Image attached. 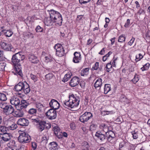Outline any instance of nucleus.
<instances>
[{
    "label": "nucleus",
    "instance_id": "obj_1",
    "mask_svg": "<svg viewBox=\"0 0 150 150\" xmlns=\"http://www.w3.org/2000/svg\"><path fill=\"white\" fill-rule=\"evenodd\" d=\"M24 58V56L20 54L18 52L13 55L11 59L12 62L15 66L14 69L16 72L21 76H22L23 74L20 62L22 61Z\"/></svg>",
    "mask_w": 150,
    "mask_h": 150
},
{
    "label": "nucleus",
    "instance_id": "obj_23",
    "mask_svg": "<svg viewBox=\"0 0 150 150\" xmlns=\"http://www.w3.org/2000/svg\"><path fill=\"white\" fill-rule=\"evenodd\" d=\"M19 105L18 107H17L18 109H22L23 108H26L27 107L29 104L27 102L26 100H22L21 102Z\"/></svg>",
    "mask_w": 150,
    "mask_h": 150
},
{
    "label": "nucleus",
    "instance_id": "obj_48",
    "mask_svg": "<svg viewBox=\"0 0 150 150\" xmlns=\"http://www.w3.org/2000/svg\"><path fill=\"white\" fill-rule=\"evenodd\" d=\"M36 32H42L43 31V29L40 25H38L35 29Z\"/></svg>",
    "mask_w": 150,
    "mask_h": 150
},
{
    "label": "nucleus",
    "instance_id": "obj_28",
    "mask_svg": "<svg viewBox=\"0 0 150 150\" xmlns=\"http://www.w3.org/2000/svg\"><path fill=\"white\" fill-rule=\"evenodd\" d=\"M111 87L110 84H105L104 87V93L105 94H107L111 90Z\"/></svg>",
    "mask_w": 150,
    "mask_h": 150
},
{
    "label": "nucleus",
    "instance_id": "obj_52",
    "mask_svg": "<svg viewBox=\"0 0 150 150\" xmlns=\"http://www.w3.org/2000/svg\"><path fill=\"white\" fill-rule=\"evenodd\" d=\"M97 125L95 124H92L90 126V131H93L96 130V129Z\"/></svg>",
    "mask_w": 150,
    "mask_h": 150
},
{
    "label": "nucleus",
    "instance_id": "obj_35",
    "mask_svg": "<svg viewBox=\"0 0 150 150\" xmlns=\"http://www.w3.org/2000/svg\"><path fill=\"white\" fill-rule=\"evenodd\" d=\"M52 21L53 20H52V18H50L49 19H47V20L45 21V25L47 26L52 25L54 23Z\"/></svg>",
    "mask_w": 150,
    "mask_h": 150
},
{
    "label": "nucleus",
    "instance_id": "obj_21",
    "mask_svg": "<svg viewBox=\"0 0 150 150\" xmlns=\"http://www.w3.org/2000/svg\"><path fill=\"white\" fill-rule=\"evenodd\" d=\"M102 84V79L98 78L94 84V86L96 89H100Z\"/></svg>",
    "mask_w": 150,
    "mask_h": 150
},
{
    "label": "nucleus",
    "instance_id": "obj_10",
    "mask_svg": "<svg viewBox=\"0 0 150 150\" xmlns=\"http://www.w3.org/2000/svg\"><path fill=\"white\" fill-rule=\"evenodd\" d=\"M53 130L55 135L58 138H62V132L60 128L57 125L53 127Z\"/></svg>",
    "mask_w": 150,
    "mask_h": 150
},
{
    "label": "nucleus",
    "instance_id": "obj_2",
    "mask_svg": "<svg viewBox=\"0 0 150 150\" xmlns=\"http://www.w3.org/2000/svg\"><path fill=\"white\" fill-rule=\"evenodd\" d=\"M31 140V137L28 133L23 132L20 134L18 137V142L24 144L30 142Z\"/></svg>",
    "mask_w": 150,
    "mask_h": 150
},
{
    "label": "nucleus",
    "instance_id": "obj_50",
    "mask_svg": "<svg viewBox=\"0 0 150 150\" xmlns=\"http://www.w3.org/2000/svg\"><path fill=\"white\" fill-rule=\"evenodd\" d=\"M8 105L6 103L1 102L0 103V107L4 110Z\"/></svg>",
    "mask_w": 150,
    "mask_h": 150
},
{
    "label": "nucleus",
    "instance_id": "obj_45",
    "mask_svg": "<svg viewBox=\"0 0 150 150\" xmlns=\"http://www.w3.org/2000/svg\"><path fill=\"white\" fill-rule=\"evenodd\" d=\"M6 65L5 62L0 63V71H3L5 70V68Z\"/></svg>",
    "mask_w": 150,
    "mask_h": 150
},
{
    "label": "nucleus",
    "instance_id": "obj_38",
    "mask_svg": "<svg viewBox=\"0 0 150 150\" xmlns=\"http://www.w3.org/2000/svg\"><path fill=\"white\" fill-rule=\"evenodd\" d=\"M81 54L80 53L76 52V63H78L79 61L81 60Z\"/></svg>",
    "mask_w": 150,
    "mask_h": 150
},
{
    "label": "nucleus",
    "instance_id": "obj_26",
    "mask_svg": "<svg viewBox=\"0 0 150 150\" xmlns=\"http://www.w3.org/2000/svg\"><path fill=\"white\" fill-rule=\"evenodd\" d=\"M36 107L38 111L40 112H43L45 109V107L40 103H36Z\"/></svg>",
    "mask_w": 150,
    "mask_h": 150
},
{
    "label": "nucleus",
    "instance_id": "obj_29",
    "mask_svg": "<svg viewBox=\"0 0 150 150\" xmlns=\"http://www.w3.org/2000/svg\"><path fill=\"white\" fill-rule=\"evenodd\" d=\"M8 130L7 127L4 126H0V135L6 134Z\"/></svg>",
    "mask_w": 150,
    "mask_h": 150
},
{
    "label": "nucleus",
    "instance_id": "obj_12",
    "mask_svg": "<svg viewBox=\"0 0 150 150\" xmlns=\"http://www.w3.org/2000/svg\"><path fill=\"white\" fill-rule=\"evenodd\" d=\"M75 102V100H71V99H70L69 100L66 101L64 102V104L66 106L68 107L69 108H71V110L72 111H75L74 110V107L75 106V104H74V102Z\"/></svg>",
    "mask_w": 150,
    "mask_h": 150
},
{
    "label": "nucleus",
    "instance_id": "obj_25",
    "mask_svg": "<svg viewBox=\"0 0 150 150\" xmlns=\"http://www.w3.org/2000/svg\"><path fill=\"white\" fill-rule=\"evenodd\" d=\"M89 67L83 69L81 71V76H87L89 74Z\"/></svg>",
    "mask_w": 150,
    "mask_h": 150
},
{
    "label": "nucleus",
    "instance_id": "obj_39",
    "mask_svg": "<svg viewBox=\"0 0 150 150\" xmlns=\"http://www.w3.org/2000/svg\"><path fill=\"white\" fill-rule=\"evenodd\" d=\"M4 33L6 37H10L12 36L13 34L12 31L10 30H7L6 32H4Z\"/></svg>",
    "mask_w": 150,
    "mask_h": 150
},
{
    "label": "nucleus",
    "instance_id": "obj_8",
    "mask_svg": "<svg viewBox=\"0 0 150 150\" xmlns=\"http://www.w3.org/2000/svg\"><path fill=\"white\" fill-rule=\"evenodd\" d=\"M50 107L54 110L58 109L60 107V104L56 100L52 99L49 103Z\"/></svg>",
    "mask_w": 150,
    "mask_h": 150
},
{
    "label": "nucleus",
    "instance_id": "obj_64",
    "mask_svg": "<svg viewBox=\"0 0 150 150\" xmlns=\"http://www.w3.org/2000/svg\"><path fill=\"white\" fill-rule=\"evenodd\" d=\"M105 51V48H103L99 53V54L100 55H103L104 54Z\"/></svg>",
    "mask_w": 150,
    "mask_h": 150
},
{
    "label": "nucleus",
    "instance_id": "obj_59",
    "mask_svg": "<svg viewBox=\"0 0 150 150\" xmlns=\"http://www.w3.org/2000/svg\"><path fill=\"white\" fill-rule=\"evenodd\" d=\"M130 20L129 19H127V21L125 23L124 27L125 28H128L130 25Z\"/></svg>",
    "mask_w": 150,
    "mask_h": 150
},
{
    "label": "nucleus",
    "instance_id": "obj_27",
    "mask_svg": "<svg viewBox=\"0 0 150 150\" xmlns=\"http://www.w3.org/2000/svg\"><path fill=\"white\" fill-rule=\"evenodd\" d=\"M45 124L46 122L45 121H41L38 125V130L40 131V132L43 130L45 129Z\"/></svg>",
    "mask_w": 150,
    "mask_h": 150
},
{
    "label": "nucleus",
    "instance_id": "obj_19",
    "mask_svg": "<svg viewBox=\"0 0 150 150\" xmlns=\"http://www.w3.org/2000/svg\"><path fill=\"white\" fill-rule=\"evenodd\" d=\"M22 90H23L24 93L26 94L28 93L30 91V89L29 85L26 81H25L24 83Z\"/></svg>",
    "mask_w": 150,
    "mask_h": 150
},
{
    "label": "nucleus",
    "instance_id": "obj_46",
    "mask_svg": "<svg viewBox=\"0 0 150 150\" xmlns=\"http://www.w3.org/2000/svg\"><path fill=\"white\" fill-rule=\"evenodd\" d=\"M99 62H96L95 64L93 66L92 68V70L94 71L98 70L99 68Z\"/></svg>",
    "mask_w": 150,
    "mask_h": 150
},
{
    "label": "nucleus",
    "instance_id": "obj_15",
    "mask_svg": "<svg viewBox=\"0 0 150 150\" xmlns=\"http://www.w3.org/2000/svg\"><path fill=\"white\" fill-rule=\"evenodd\" d=\"M130 144L127 142V140H122L119 144V150H122L121 148L125 147L126 149H129L130 148Z\"/></svg>",
    "mask_w": 150,
    "mask_h": 150
},
{
    "label": "nucleus",
    "instance_id": "obj_37",
    "mask_svg": "<svg viewBox=\"0 0 150 150\" xmlns=\"http://www.w3.org/2000/svg\"><path fill=\"white\" fill-rule=\"evenodd\" d=\"M125 39L126 37L124 35H121L119 37L118 42H123L125 41Z\"/></svg>",
    "mask_w": 150,
    "mask_h": 150
},
{
    "label": "nucleus",
    "instance_id": "obj_54",
    "mask_svg": "<svg viewBox=\"0 0 150 150\" xmlns=\"http://www.w3.org/2000/svg\"><path fill=\"white\" fill-rule=\"evenodd\" d=\"M30 76L31 78L34 81V82H36L37 81L38 78L35 75L32 74H30Z\"/></svg>",
    "mask_w": 150,
    "mask_h": 150
},
{
    "label": "nucleus",
    "instance_id": "obj_40",
    "mask_svg": "<svg viewBox=\"0 0 150 150\" xmlns=\"http://www.w3.org/2000/svg\"><path fill=\"white\" fill-rule=\"evenodd\" d=\"M143 57V56L141 54H139L138 55L136 56L135 61L137 62L140 61Z\"/></svg>",
    "mask_w": 150,
    "mask_h": 150
},
{
    "label": "nucleus",
    "instance_id": "obj_55",
    "mask_svg": "<svg viewBox=\"0 0 150 150\" xmlns=\"http://www.w3.org/2000/svg\"><path fill=\"white\" fill-rule=\"evenodd\" d=\"M80 100V97L78 96H76V107L79 105Z\"/></svg>",
    "mask_w": 150,
    "mask_h": 150
},
{
    "label": "nucleus",
    "instance_id": "obj_63",
    "mask_svg": "<svg viewBox=\"0 0 150 150\" xmlns=\"http://www.w3.org/2000/svg\"><path fill=\"white\" fill-rule=\"evenodd\" d=\"M70 128L74 130L75 129V124L74 122H72L70 124Z\"/></svg>",
    "mask_w": 150,
    "mask_h": 150
},
{
    "label": "nucleus",
    "instance_id": "obj_22",
    "mask_svg": "<svg viewBox=\"0 0 150 150\" xmlns=\"http://www.w3.org/2000/svg\"><path fill=\"white\" fill-rule=\"evenodd\" d=\"M25 81L23 82H20L14 87L15 90L18 92L21 91L23 90V88L24 85Z\"/></svg>",
    "mask_w": 150,
    "mask_h": 150
},
{
    "label": "nucleus",
    "instance_id": "obj_58",
    "mask_svg": "<svg viewBox=\"0 0 150 150\" xmlns=\"http://www.w3.org/2000/svg\"><path fill=\"white\" fill-rule=\"evenodd\" d=\"M111 112H112V111H103L101 112V114L103 116H105L109 114Z\"/></svg>",
    "mask_w": 150,
    "mask_h": 150
},
{
    "label": "nucleus",
    "instance_id": "obj_42",
    "mask_svg": "<svg viewBox=\"0 0 150 150\" xmlns=\"http://www.w3.org/2000/svg\"><path fill=\"white\" fill-rule=\"evenodd\" d=\"M139 80L138 75L137 74H135L133 79L131 81H132L133 83L135 84Z\"/></svg>",
    "mask_w": 150,
    "mask_h": 150
},
{
    "label": "nucleus",
    "instance_id": "obj_61",
    "mask_svg": "<svg viewBox=\"0 0 150 150\" xmlns=\"http://www.w3.org/2000/svg\"><path fill=\"white\" fill-rule=\"evenodd\" d=\"M37 143L35 142H32V147L34 150H35L37 148Z\"/></svg>",
    "mask_w": 150,
    "mask_h": 150
},
{
    "label": "nucleus",
    "instance_id": "obj_51",
    "mask_svg": "<svg viewBox=\"0 0 150 150\" xmlns=\"http://www.w3.org/2000/svg\"><path fill=\"white\" fill-rule=\"evenodd\" d=\"M75 78L74 77L72 78L70 80L69 84L70 85L71 87L75 86Z\"/></svg>",
    "mask_w": 150,
    "mask_h": 150
},
{
    "label": "nucleus",
    "instance_id": "obj_4",
    "mask_svg": "<svg viewBox=\"0 0 150 150\" xmlns=\"http://www.w3.org/2000/svg\"><path fill=\"white\" fill-rule=\"evenodd\" d=\"M93 116L92 114L90 112H86L79 118V120L81 122L84 123L87 122Z\"/></svg>",
    "mask_w": 150,
    "mask_h": 150
},
{
    "label": "nucleus",
    "instance_id": "obj_62",
    "mask_svg": "<svg viewBox=\"0 0 150 150\" xmlns=\"http://www.w3.org/2000/svg\"><path fill=\"white\" fill-rule=\"evenodd\" d=\"M113 129L112 127V126H108V127L107 128L106 132H109L110 131H112V130Z\"/></svg>",
    "mask_w": 150,
    "mask_h": 150
},
{
    "label": "nucleus",
    "instance_id": "obj_44",
    "mask_svg": "<svg viewBox=\"0 0 150 150\" xmlns=\"http://www.w3.org/2000/svg\"><path fill=\"white\" fill-rule=\"evenodd\" d=\"M134 139H136L138 137V132H136L135 131H133L131 132Z\"/></svg>",
    "mask_w": 150,
    "mask_h": 150
},
{
    "label": "nucleus",
    "instance_id": "obj_7",
    "mask_svg": "<svg viewBox=\"0 0 150 150\" xmlns=\"http://www.w3.org/2000/svg\"><path fill=\"white\" fill-rule=\"evenodd\" d=\"M105 135L106 136V139L108 141L110 142H114L115 137L114 133L112 131L106 132Z\"/></svg>",
    "mask_w": 150,
    "mask_h": 150
},
{
    "label": "nucleus",
    "instance_id": "obj_9",
    "mask_svg": "<svg viewBox=\"0 0 150 150\" xmlns=\"http://www.w3.org/2000/svg\"><path fill=\"white\" fill-rule=\"evenodd\" d=\"M10 102L11 104L14 105L16 108L18 107L21 101L20 98L16 96H13L11 98Z\"/></svg>",
    "mask_w": 150,
    "mask_h": 150
},
{
    "label": "nucleus",
    "instance_id": "obj_56",
    "mask_svg": "<svg viewBox=\"0 0 150 150\" xmlns=\"http://www.w3.org/2000/svg\"><path fill=\"white\" fill-rule=\"evenodd\" d=\"M83 147L85 150H88L89 148V146L88 143L86 142H84L83 145Z\"/></svg>",
    "mask_w": 150,
    "mask_h": 150
},
{
    "label": "nucleus",
    "instance_id": "obj_14",
    "mask_svg": "<svg viewBox=\"0 0 150 150\" xmlns=\"http://www.w3.org/2000/svg\"><path fill=\"white\" fill-rule=\"evenodd\" d=\"M14 109L11 105H7L5 109L3 110L4 112L6 115L13 114L14 112Z\"/></svg>",
    "mask_w": 150,
    "mask_h": 150
},
{
    "label": "nucleus",
    "instance_id": "obj_3",
    "mask_svg": "<svg viewBox=\"0 0 150 150\" xmlns=\"http://www.w3.org/2000/svg\"><path fill=\"white\" fill-rule=\"evenodd\" d=\"M56 50V54L59 57H62L66 54L65 50L62 45L60 44H57L54 46Z\"/></svg>",
    "mask_w": 150,
    "mask_h": 150
},
{
    "label": "nucleus",
    "instance_id": "obj_30",
    "mask_svg": "<svg viewBox=\"0 0 150 150\" xmlns=\"http://www.w3.org/2000/svg\"><path fill=\"white\" fill-rule=\"evenodd\" d=\"M28 114L32 115V116H35L37 113V110L33 108H31L28 110Z\"/></svg>",
    "mask_w": 150,
    "mask_h": 150
},
{
    "label": "nucleus",
    "instance_id": "obj_41",
    "mask_svg": "<svg viewBox=\"0 0 150 150\" xmlns=\"http://www.w3.org/2000/svg\"><path fill=\"white\" fill-rule=\"evenodd\" d=\"M100 127L101 129H103L106 133L107 128L108 127V125L102 123L100 125Z\"/></svg>",
    "mask_w": 150,
    "mask_h": 150
},
{
    "label": "nucleus",
    "instance_id": "obj_60",
    "mask_svg": "<svg viewBox=\"0 0 150 150\" xmlns=\"http://www.w3.org/2000/svg\"><path fill=\"white\" fill-rule=\"evenodd\" d=\"M135 39V38L132 37V39L128 42V45H131L134 42Z\"/></svg>",
    "mask_w": 150,
    "mask_h": 150
},
{
    "label": "nucleus",
    "instance_id": "obj_43",
    "mask_svg": "<svg viewBox=\"0 0 150 150\" xmlns=\"http://www.w3.org/2000/svg\"><path fill=\"white\" fill-rule=\"evenodd\" d=\"M7 100L6 95L4 93H0V100L5 101Z\"/></svg>",
    "mask_w": 150,
    "mask_h": 150
},
{
    "label": "nucleus",
    "instance_id": "obj_24",
    "mask_svg": "<svg viewBox=\"0 0 150 150\" xmlns=\"http://www.w3.org/2000/svg\"><path fill=\"white\" fill-rule=\"evenodd\" d=\"M11 136L10 134L7 132L6 134L1 135L0 137L2 140L5 142H7L11 139Z\"/></svg>",
    "mask_w": 150,
    "mask_h": 150
},
{
    "label": "nucleus",
    "instance_id": "obj_18",
    "mask_svg": "<svg viewBox=\"0 0 150 150\" xmlns=\"http://www.w3.org/2000/svg\"><path fill=\"white\" fill-rule=\"evenodd\" d=\"M8 123L9 124V125L7 127L8 130H14L16 129L18 127L17 124L13 122L9 121L8 122Z\"/></svg>",
    "mask_w": 150,
    "mask_h": 150
},
{
    "label": "nucleus",
    "instance_id": "obj_11",
    "mask_svg": "<svg viewBox=\"0 0 150 150\" xmlns=\"http://www.w3.org/2000/svg\"><path fill=\"white\" fill-rule=\"evenodd\" d=\"M0 45L2 49L6 51H11L12 45L11 44L6 42H2L0 43Z\"/></svg>",
    "mask_w": 150,
    "mask_h": 150
},
{
    "label": "nucleus",
    "instance_id": "obj_6",
    "mask_svg": "<svg viewBox=\"0 0 150 150\" xmlns=\"http://www.w3.org/2000/svg\"><path fill=\"white\" fill-rule=\"evenodd\" d=\"M48 11L50 15V18H52V20H54V19H55L62 16L59 13L54 10H48Z\"/></svg>",
    "mask_w": 150,
    "mask_h": 150
},
{
    "label": "nucleus",
    "instance_id": "obj_13",
    "mask_svg": "<svg viewBox=\"0 0 150 150\" xmlns=\"http://www.w3.org/2000/svg\"><path fill=\"white\" fill-rule=\"evenodd\" d=\"M17 123L18 125L21 126H27L29 125V122L27 119L23 118L19 119Z\"/></svg>",
    "mask_w": 150,
    "mask_h": 150
},
{
    "label": "nucleus",
    "instance_id": "obj_32",
    "mask_svg": "<svg viewBox=\"0 0 150 150\" xmlns=\"http://www.w3.org/2000/svg\"><path fill=\"white\" fill-rule=\"evenodd\" d=\"M54 19V20L52 21L54 23H55L60 26L62 25V16L57 18H55V19Z\"/></svg>",
    "mask_w": 150,
    "mask_h": 150
},
{
    "label": "nucleus",
    "instance_id": "obj_34",
    "mask_svg": "<svg viewBox=\"0 0 150 150\" xmlns=\"http://www.w3.org/2000/svg\"><path fill=\"white\" fill-rule=\"evenodd\" d=\"M112 66L111 64V62L107 63L105 67V70L107 72H109L111 70Z\"/></svg>",
    "mask_w": 150,
    "mask_h": 150
},
{
    "label": "nucleus",
    "instance_id": "obj_5",
    "mask_svg": "<svg viewBox=\"0 0 150 150\" xmlns=\"http://www.w3.org/2000/svg\"><path fill=\"white\" fill-rule=\"evenodd\" d=\"M47 117L50 120L54 119L57 117V112L55 110L50 109L45 113Z\"/></svg>",
    "mask_w": 150,
    "mask_h": 150
},
{
    "label": "nucleus",
    "instance_id": "obj_31",
    "mask_svg": "<svg viewBox=\"0 0 150 150\" xmlns=\"http://www.w3.org/2000/svg\"><path fill=\"white\" fill-rule=\"evenodd\" d=\"M30 119L31 120L33 124L36 125H38V123L41 121L39 120V118L37 117L34 118V116H31Z\"/></svg>",
    "mask_w": 150,
    "mask_h": 150
},
{
    "label": "nucleus",
    "instance_id": "obj_57",
    "mask_svg": "<svg viewBox=\"0 0 150 150\" xmlns=\"http://www.w3.org/2000/svg\"><path fill=\"white\" fill-rule=\"evenodd\" d=\"M50 144L52 146V148H54L55 149H56V148L57 147V143L55 142H52L50 143Z\"/></svg>",
    "mask_w": 150,
    "mask_h": 150
},
{
    "label": "nucleus",
    "instance_id": "obj_20",
    "mask_svg": "<svg viewBox=\"0 0 150 150\" xmlns=\"http://www.w3.org/2000/svg\"><path fill=\"white\" fill-rule=\"evenodd\" d=\"M95 136L102 141H104L106 138V135L103 134L100 131L97 132L95 135Z\"/></svg>",
    "mask_w": 150,
    "mask_h": 150
},
{
    "label": "nucleus",
    "instance_id": "obj_17",
    "mask_svg": "<svg viewBox=\"0 0 150 150\" xmlns=\"http://www.w3.org/2000/svg\"><path fill=\"white\" fill-rule=\"evenodd\" d=\"M17 110L15 112H14L13 113V115L16 117H23L24 115L22 109H18V108H16Z\"/></svg>",
    "mask_w": 150,
    "mask_h": 150
},
{
    "label": "nucleus",
    "instance_id": "obj_49",
    "mask_svg": "<svg viewBox=\"0 0 150 150\" xmlns=\"http://www.w3.org/2000/svg\"><path fill=\"white\" fill-rule=\"evenodd\" d=\"M45 61L46 62H53L55 63V61L54 59L50 57H45Z\"/></svg>",
    "mask_w": 150,
    "mask_h": 150
},
{
    "label": "nucleus",
    "instance_id": "obj_16",
    "mask_svg": "<svg viewBox=\"0 0 150 150\" xmlns=\"http://www.w3.org/2000/svg\"><path fill=\"white\" fill-rule=\"evenodd\" d=\"M28 59L30 61L34 64H37L39 60L37 57L34 54H29L28 56Z\"/></svg>",
    "mask_w": 150,
    "mask_h": 150
},
{
    "label": "nucleus",
    "instance_id": "obj_33",
    "mask_svg": "<svg viewBox=\"0 0 150 150\" xmlns=\"http://www.w3.org/2000/svg\"><path fill=\"white\" fill-rule=\"evenodd\" d=\"M150 67V64L149 63H147L143 66V67L141 68L140 69L142 71H147L149 69Z\"/></svg>",
    "mask_w": 150,
    "mask_h": 150
},
{
    "label": "nucleus",
    "instance_id": "obj_47",
    "mask_svg": "<svg viewBox=\"0 0 150 150\" xmlns=\"http://www.w3.org/2000/svg\"><path fill=\"white\" fill-rule=\"evenodd\" d=\"M54 76L53 74L52 73H49L45 75V79L47 80H50L52 79Z\"/></svg>",
    "mask_w": 150,
    "mask_h": 150
},
{
    "label": "nucleus",
    "instance_id": "obj_53",
    "mask_svg": "<svg viewBox=\"0 0 150 150\" xmlns=\"http://www.w3.org/2000/svg\"><path fill=\"white\" fill-rule=\"evenodd\" d=\"M91 0H79V2L81 4H86L90 1Z\"/></svg>",
    "mask_w": 150,
    "mask_h": 150
},
{
    "label": "nucleus",
    "instance_id": "obj_36",
    "mask_svg": "<svg viewBox=\"0 0 150 150\" xmlns=\"http://www.w3.org/2000/svg\"><path fill=\"white\" fill-rule=\"evenodd\" d=\"M71 74L67 73L64 76V78L62 80V81L64 82H67L68 80L71 77Z\"/></svg>",
    "mask_w": 150,
    "mask_h": 150
}]
</instances>
